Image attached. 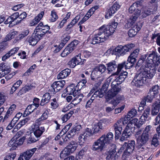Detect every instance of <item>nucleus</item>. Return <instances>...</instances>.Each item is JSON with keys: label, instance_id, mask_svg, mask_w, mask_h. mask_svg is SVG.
Returning a JSON list of instances; mask_svg holds the SVG:
<instances>
[{"label": "nucleus", "instance_id": "nucleus-1", "mask_svg": "<svg viewBox=\"0 0 160 160\" xmlns=\"http://www.w3.org/2000/svg\"><path fill=\"white\" fill-rule=\"evenodd\" d=\"M118 23L112 21L108 25H103L96 31L92 37L91 44H95L104 42L112 35L117 28Z\"/></svg>", "mask_w": 160, "mask_h": 160}, {"label": "nucleus", "instance_id": "nucleus-2", "mask_svg": "<svg viewBox=\"0 0 160 160\" xmlns=\"http://www.w3.org/2000/svg\"><path fill=\"white\" fill-rule=\"evenodd\" d=\"M149 108L147 107L144 110L142 115L139 120L136 118H134L131 120L127 124V126L123 131L121 136L120 140L123 141L129 138L134 131L136 127H140L148 119V115L150 112Z\"/></svg>", "mask_w": 160, "mask_h": 160}, {"label": "nucleus", "instance_id": "nucleus-3", "mask_svg": "<svg viewBox=\"0 0 160 160\" xmlns=\"http://www.w3.org/2000/svg\"><path fill=\"white\" fill-rule=\"evenodd\" d=\"M139 67H140L141 71L139 74L136 75L132 81L134 85L137 87H140L150 81L155 74V70L153 67L151 68L147 67L145 63H143L139 67L137 66L136 64V68Z\"/></svg>", "mask_w": 160, "mask_h": 160}, {"label": "nucleus", "instance_id": "nucleus-4", "mask_svg": "<svg viewBox=\"0 0 160 160\" xmlns=\"http://www.w3.org/2000/svg\"><path fill=\"white\" fill-rule=\"evenodd\" d=\"M27 13L23 12L19 14L18 12H16L11 15L4 21L5 24H9V27H12L20 23L27 17Z\"/></svg>", "mask_w": 160, "mask_h": 160}, {"label": "nucleus", "instance_id": "nucleus-5", "mask_svg": "<svg viewBox=\"0 0 160 160\" xmlns=\"http://www.w3.org/2000/svg\"><path fill=\"white\" fill-rule=\"evenodd\" d=\"M78 147L77 142L74 141H71L68 145L61 152L60 154V158H64L71 153L73 152Z\"/></svg>", "mask_w": 160, "mask_h": 160}, {"label": "nucleus", "instance_id": "nucleus-6", "mask_svg": "<svg viewBox=\"0 0 160 160\" xmlns=\"http://www.w3.org/2000/svg\"><path fill=\"white\" fill-rule=\"evenodd\" d=\"M134 46L135 45L132 43L128 44L124 46H118L114 49L115 54L118 56L123 55Z\"/></svg>", "mask_w": 160, "mask_h": 160}, {"label": "nucleus", "instance_id": "nucleus-7", "mask_svg": "<svg viewBox=\"0 0 160 160\" xmlns=\"http://www.w3.org/2000/svg\"><path fill=\"white\" fill-rule=\"evenodd\" d=\"M140 6L139 2L134 3L129 8V12L131 13H133L131 17L134 20H136L141 13V11L139 8Z\"/></svg>", "mask_w": 160, "mask_h": 160}, {"label": "nucleus", "instance_id": "nucleus-8", "mask_svg": "<svg viewBox=\"0 0 160 160\" xmlns=\"http://www.w3.org/2000/svg\"><path fill=\"white\" fill-rule=\"evenodd\" d=\"M50 29L49 26L48 25H44L43 22H41L36 27L34 32H37L38 34L41 33L42 34V37L45 33L47 34L51 33V31H49Z\"/></svg>", "mask_w": 160, "mask_h": 160}, {"label": "nucleus", "instance_id": "nucleus-9", "mask_svg": "<svg viewBox=\"0 0 160 160\" xmlns=\"http://www.w3.org/2000/svg\"><path fill=\"white\" fill-rule=\"evenodd\" d=\"M16 108V106L15 104H13L10 107L3 119L4 122H11L13 117L15 115Z\"/></svg>", "mask_w": 160, "mask_h": 160}, {"label": "nucleus", "instance_id": "nucleus-10", "mask_svg": "<svg viewBox=\"0 0 160 160\" xmlns=\"http://www.w3.org/2000/svg\"><path fill=\"white\" fill-rule=\"evenodd\" d=\"M80 90L79 88L77 85L75 86L73 84H71L68 87L64 90V92L62 94V97H65L67 94H66V92L67 94L72 95L74 96L78 94V91Z\"/></svg>", "mask_w": 160, "mask_h": 160}, {"label": "nucleus", "instance_id": "nucleus-11", "mask_svg": "<svg viewBox=\"0 0 160 160\" xmlns=\"http://www.w3.org/2000/svg\"><path fill=\"white\" fill-rule=\"evenodd\" d=\"M31 128L36 138H38V139L45 131V129L44 127L39 125L36 124H33L31 126Z\"/></svg>", "mask_w": 160, "mask_h": 160}, {"label": "nucleus", "instance_id": "nucleus-12", "mask_svg": "<svg viewBox=\"0 0 160 160\" xmlns=\"http://www.w3.org/2000/svg\"><path fill=\"white\" fill-rule=\"evenodd\" d=\"M25 138L26 137L25 136H23L19 139H16L15 137H13L8 142V145L10 147H12L11 149H16L18 146L22 144Z\"/></svg>", "mask_w": 160, "mask_h": 160}, {"label": "nucleus", "instance_id": "nucleus-13", "mask_svg": "<svg viewBox=\"0 0 160 160\" xmlns=\"http://www.w3.org/2000/svg\"><path fill=\"white\" fill-rule=\"evenodd\" d=\"M105 146L100 137L93 142L91 147V149L93 151L101 152L102 150Z\"/></svg>", "mask_w": 160, "mask_h": 160}, {"label": "nucleus", "instance_id": "nucleus-14", "mask_svg": "<svg viewBox=\"0 0 160 160\" xmlns=\"http://www.w3.org/2000/svg\"><path fill=\"white\" fill-rule=\"evenodd\" d=\"M111 88L107 92L106 98L109 100L116 96L120 90V88L118 87V85H114L112 82Z\"/></svg>", "mask_w": 160, "mask_h": 160}, {"label": "nucleus", "instance_id": "nucleus-15", "mask_svg": "<svg viewBox=\"0 0 160 160\" xmlns=\"http://www.w3.org/2000/svg\"><path fill=\"white\" fill-rule=\"evenodd\" d=\"M141 132L140 131L138 132L135 135L137 144L140 145H145L148 141L149 137L143 133L139 136H138L140 133Z\"/></svg>", "mask_w": 160, "mask_h": 160}, {"label": "nucleus", "instance_id": "nucleus-16", "mask_svg": "<svg viewBox=\"0 0 160 160\" xmlns=\"http://www.w3.org/2000/svg\"><path fill=\"white\" fill-rule=\"evenodd\" d=\"M113 148H111L109 152V154L106 158V160H116L118 159L120 154L119 151L116 152V148L114 144H112Z\"/></svg>", "mask_w": 160, "mask_h": 160}, {"label": "nucleus", "instance_id": "nucleus-17", "mask_svg": "<svg viewBox=\"0 0 160 160\" xmlns=\"http://www.w3.org/2000/svg\"><path fill=\"white\" fill-rule=\"evenodd\" d=\"M120 5L119 3L117 2H115L108 9L105 16V18L107 19L109 18L120 8Z\"/></svg>", "mask_w": 160, "mask_h": 160}, {"label": "nucleus", "instance_id": "nucleus-18", "mask_svg": "<svg viewBox=\"0 0 160 160\" xmlns=\"http://www.w3.org/2000/svg\"><path fill=\"white\" fill-rule=\"evenodd\" d=\"M100 138L105 145L106 144H112L114 142L113 134L111 132L103 135Z\"/></svg>", "mask_w": 160, "mask_h": 160}, {"label": "nucleus", "instance_id": "nucleus-19", "mask_svg": "<svg viewBox=\"0 0 160 160\" xmlns=\"http://www.w3.org/2000/svg\"><path fill=\"white\" fill-rule=\"evenodd\" d=\"M121 120H118L114 124V130L115 132V140L118 139L120 137V135L121 134V131L122 130V122H121Z\"/></svg>", "mask_w": 160, "mask_h": 160}, {"label": "nucleus", "instance_id": "nucleus-20", "mask_svg": "<svg viewBox=\"0 0 160 160\" xmlns=\"http://www.w3.org/2000/svg\"><path fill=\"white\" fill-rule=\"evenodd\" d=\"M128 72L126 71L121 72L120 75L112 82L114 85H118L121 84L127 77Z\"/></svg>", "mask_w": 160, "mask_h": 160}, {"label": "nucleus", "instance_id": "nucleus-21", "mask_svg": "<svg viewBox=\"0 0 160 160\" xmlns=\"http://www.w3.org/2000/svg\"><path fill=\"white\" fill-rule=\"evenodd\" d=\"M42 37V34L35 32V33L33 34L32 36L28 38V41L30 44L32 45H35Z\"/></svg>", "mask_w": 160, "mask_h": 160}, {"label": "nucleus", "instance_id": "nucleus-22", "mask_svg": "<svg viewBox=\"0 0 160 160\" xmlns=\"http://www.w3.org/2000/svg\"><path fill=\"white\" fill-rule=\"evenodd\" d=\"M65 84V82L64 80L56 81L52 85L51 87L53 91L56 92L60 90L63 87Z\"/></svg>", "mask_w": 160, "mask_h": 160}, {"label": "nucleus", "instance_id": "nucleus-23", "mask_svg": "<svg viewBox=\"0 0 160 160\" xmlns=\"http://www.w3.org/2000/svg\"><path fill=\"white\" fill-rule=\"evenodd\" d=\"M103 97V93L102 92H100L99 91H95L93 95L92 96L90 99L89 100L86 105V108H88L90 107L92 103L95 99V98L98 97L99 98H102Z\"/></svg>", "mask_w": 160, "mask_h": 160}, {"label": "nucleus", "instance_id": "nucleus-24", "mask_svg": "<svg viewBox=\"0 0 160 160\" xmlns=\"http://www.w3.org/2000/svg\"><path fill=\"white\" fill-rule=\"evenodd\" d=\"M142 26L138 25H134L131 29H130L128 32V35L129 37H134L141 29Z\"/></svg>", "mask_w": 160, "mask_h": 160}, {"label": "nucleus", "instance_id": "nucleus-25", "mask_svg": "<svg viewBox=\"0 0 160 160\" xmlns=\"http://www.w3.org/2000/svg\"><path fill=\"white\" fill-rule=\"evenodd\" d=\"M37 149L36 148H33L27 150L21 154L26 160H29Z\"/></svg>", "mask_w": 160, "mask_h": 160}, {"label": "nucleus", "instance_id": "nucleus-26", "mask_svg": "<svg viewBox=\"0 0 160 160\" xmlns=\"http://www.w3.org/2000/svg\"><path fill=\"white\" fill-rule=\"evenodd\" d=\"M50 111V109L48 108H45L44 109L43 111L41 117L36 120L37 122L41 123L42 121L47 119L48 118Z\"/></svg>", "mask_w": 160, "mask_h": 160}, {"label": "nucleus", "instance_id": "nucleus-27", "mask_svg": "<svg viewBox=\"0 0 160 160\" xmlns=\"http://www.w3.org/2000/svg\"><path fill=\"white\" fill-rule=\"evenodd\" d=\"M106 65L107 67V70L109 73L114 72L117 68L116 62L115 61H112L107 63Z\"/></svg>", "mask_w": 160, "mask_h": 160}, {"label": "nucleus", "instance_id": "nucleus-28", "mask_svg": "<svg viewBox=\"0 0 160 160\" xmlns=\"http://www.w3.org/2000/svg\"><path fill=\"white\" fill-rule=\"evenodd\" d=\"M102 74L95 68H94L91 74V77L92 80L97 82L98 78L101 77Z\"/></svg>", "mask_w": 160, "mask_h": 160}, {"label": "nucleus", "instance_id": "nucleus-29", "mask_svg": "<svg viewBox=\"0 0 160 160\" xmlns=\"http://www.w3.org/2000/svg\"><path fill=\"white\" fill-rule=\"evenodd\" d=\"M71 70L70 69L67 68L62 70L58 75L57 77L59 79H62L67 77L70 73Z\"/></svg>", "mask_w": 160, "mask_h": 160}, {"label": "nucleus", "instance_id": "nucleus-30", "mask_svg": "<svg viewBox=\"0 0 160 160\" xmlns=\"http://www.w3.org/2000/svg\"><path fill=\"white\" fill-rule=\"evenodd\" d=\"M156 11H154L152 8L150 7L149 8H146L144 10L140 15L142 18H145L148 16L152 14L155 13Z\"/></svg>", "mask_w": 160, "mask_h": 160}, {"label": "nucleus", "instance_id": "nucleus-31", "mask_svg": "<svg viewBox=\"0 0 160 160\" xmlns=\"http://www.w3.org/2000/svg\"><path fill=\"white\" fill-rule=\"evenodd\" d=\"M159 102L156 101L153 104L152 106V108L151 111V114L152 116H155L158 113L160 106L159 104Z\"/></svg>", "mask_w": 160, "mask_h": 160}, {"label": "nucleus", "instance_id": "nucleus-32", "mask_svg": "<svg viewBox=\"0 0 160 160\" xmlns=\"http://www.w3.org/2000/svg\"><path fill=\"white\" fill-rule=\"evenodd\" d=\"M37 105L38 104H36V106H35L34 104H31L28 105L24 112V115L27 116L30 114L37 108Z\"/></svg>", "mask_w": 160, "mask_h": 160}, {"label": "nucleus", "instance_id": "nucleus-33", "mask_svg": "<svg viewBox=\"0 0 160 160\" xmlns=\"http://www.w3.org/2000/svg\"><path fill=\"white\" fill-rule=\"evenodd\" d=\"M50 98V94L49 93H46L43 96L42 99L41 101L40 105L42 106H44L49 102Z\"/></svg>", "mask_w": 160, "mask_h": 160}, {"label": "nucleus", "instance_id": "nucleus-34", "mask_svg": "<svg viewBox=\"0 0 160 160\" xmlns=\"http://www.w3.org/2000/svg\"><path fill=\"white\" fill-rule=\"evenodd\" d=\"M82 128L80 125H77L73 127L72 129L68 132V136L69 137L73 136L76 132H78Z\"/></svg>", "mask_w": 160, "mask_h": 160}, {"label": "nucleus", "instance_id": "nucleus-35", "mask_svg": "<svg viewBox=\"0 0 160 160\" xmlns=\"http://www.w3.org/2000/svg\"><path fill=\"white\" fill-rule=\"evenodd\" d=\"M73 96V98L72 101V103L74 105L77 104L80 102L83 97L82 93H79Z\"/></svg>", "mask_w": 160, "mask_h": 160}, {"label": "nucleus", "instance_id": "nucleus-36", "mask_svg": "<svg viewBox=\"0 0 160 160\" xmlns=\"http://www.w3.org/2000/svg\"><path fill=\"white\" fill-rule=\"evenodd\" d=\"M136 61L135 59H131L129 57L126 62H125V69H129L132 68L134 64Z\"/></svg>", "mask_w": 160, "mask_h": 160}, {"label": "nucleus", "instance_id": "nucleus-37", "mask_svg": "<svg viewBox=\"0 0 160 160\" xmlns=\"http://www.w3.org/2000/svg\"><path fill=\"white\" fill-rule=\"evenodd\" d=\"M80 17L81 16L80 15H78L76 16L70 23L67 26L66 29L68 30L72 28L78 22L79 20L80 19Z\"/></svg>", "mask_w": 160, "mask_h": 160}, {"label": "nucleus", "instance_id": "nucleus-38", "mask_svg": "<svg viewBox=\"0 0 160 160\" xmlns=\"http://www.w3.org/2000/svg\"><path fill=\"white\" fill-rule=\"evenodd\" d=\"M99 7L98 5L94 6L89 9L84 16L88 19L93 14L95 10L98 9Z\"/></svg>", "mask_w": 160, "mask_h": 160}, {"label": "nucleus", "instance_id": "nucleus-39", "mask_svg": "<svg viewBox=\"0 0 160 160\" xmlns=\"http://www.w3.org/2000/svg\"><path fill=\"white\" fill-rule=\"evenodd\" d=\"M159 87L158 85H156L152 86L149 90L148 92L151 95L155 97L159 92Z\"/></svg>", "mask_w": 160, "mask_h": 160}, {"label": "nucleus", "instance_id": "nucleus-40", "mask_svg": "<svg viewBox=\"0 0 160 160\" xmlns=\"http://www.w3.org/2000/svg\"><path fill=\"white\" fill-rule=\"evenodd\" d=\"M78 42L79 41L78 40H73L67 46V49H68L69 50L72 52L75 48Z\"/></svg>", "mask_w": 160, "mask_h": 160}, {"label": "nucleus", "instance_id": "nucleus-41", "mask_svg": "<svg viewBox=\"0 0 160 160\" xmlns=\"http://www.w3.org/2000/svg\"><path fill=\"white\" fill-rule=\"evenodd\" d=\"M153 131L152 126L148 125L146 127L142 133L149 137L153 132Z\"/></svg>", "mask_w": 160, "mask_h": 160}, {"label": "nucleus", "instance_id": "nucleus-42", "mask_svg": "<svg viewBox=\"0 0 160 160\" xmlns=\"http://www.w3.org/2000/svg\"><path fill=\"white\" fill-rule=\"evenodd\" d=\"M123 99L124 98L123 96L118 95L116 99L112 100L111 103L112 105H114V106H117Z\"/></svg>", "mask_w": 160, "mask_h": 160}, {"label": "nucleus", "instance_id": "nucleus-43", "mask_svg": "<svg viewBox=\"0 0 160 160\" xmlns=\"http://www.w3.org/2000/svg\"><path fill=\"white\" fill-rule=\"evenodd\" d=\"M58 18V16L57 14V13L55 10H53L52 11L50 16L49 19V21L51 22H55Z\"/></svg>", "mask_w": 160, "mask_h": 160}, {"label": "nucleus", "instance_id": "nucleus-44", "mask_svg": "<svg viewBox=\"0 0 160 160\" xmlns=\"http://www.w3.org/2000/svg\"><path fill=\"white\" fill-rule=\"evenodd\" d=\"M159 135L157 134H155L151 141V144L152 146H153L154 147H157L159 145V141L158 139L159 138Z\"/></svg>", "mask_w": 160, "mask_h": 160}, {"label": "nucleus", "instance_id": "nucleus-45", "mask_svg": "<svg viewBox=\"0 0 160 160\" xmlns=\"http://www.w3.org/2000/svg\"><path fill=\"white\" fill-rule=\"evenodd\" d=\"M28 121V119L27 118H25V119L21 120L19 122L17 125V128L16 129L14 128L13 130L12 131L13 133H14L15 132H16L17 130V129L20 128L21 127L24 125Z\"/></svg>", "mask_w": 160, "mask_h": 160}, {"label": "nucleus", "instance_id": "nucleus-46", "mask_svg": "<svg viewBox=\"0 0 160 160\" xmlns=\"http://www.w3.org/2000/svg\"><path fill=\"white\" fill-rule=\"evenodd\" d=\"M58 100L54 98L50 100V108L52 109H56L58 106L59 104L58 102Z\"/></svg>", "mask_w": 160, "mask_h": 160}, {"label": "nucleus", "instance_id": "nucleus-47", "mask_svg": "<svg viewBox=\"0 0 160 160\" xmlns=\"http://www.w3.org/2000/svg\"><path fill=\"white\" fill-rule=\"evenodd\" d=\"M136 20H134V19L130 17L129 19L127 21V22L125 25L124 28L126 29H128L132 26Z\"/></svg>", "mask_w": 160, "mask_h": 160}, {"label": "nucleus", "instance_id": "nucleus-48", "mask_svg": "<svg viewBox=\"0 0 160 160\" xmlns=\"http://www.w3.org/2000/svg\"><path fill=\"white\" fill-rule=\"evenodd\" d=\"M74 112L73 111H70L68 113L65 114L62 118L63 122H66L72 116Z\"/></svg>", "mask_w": 160, "mask_h": 160}, {"label": "nucleus", "instance_id": "nucleus-49", "mask_svg": "<svg viewBox=\"0 0 160 160\" xmlns=\"http://www.w3.org/2000/svg\"><path fill=\"white\" fill-rule=\"evenodd\" d=\"M140 50L138 49H137L135 50L129 55L128 57L129 58L131 59H135V61H136V58L138 55Z\"/></svg>", "mask_w": 160, "mask_h": 160}, {"label": "nucleus", "instance_id": "nucleus-50", "mask_svg": "<svg viewBox=\"0 0 160 160\" xmlns=\"http://www.w3.org/2000/svg\"><path fill=\"white\" fill-rule=\"evenodd\" d=\"M87 151V148H84L78 153V157L80 159H83L85 157V155Z\"/></svg>", "mask_w": 160, "mask_h": 160}, {"label": "nucleus", "instance_id": "nucleus-51", "mask_svg": "<svg viewBox=\"0 0 160 160\" xmlns=\"http://www.w3.org/2000/svg\"><path fill=\"white\" fill-rule=\"evenodd\" d=\"M124 68H125V62H123L119 64L118 65H117V71L114 74L115 75H118L121 72L122 70Z\"/></svg>", "mask_w": 160, "mask_h": 160}, {"label": "nucleus", "instance_id": "nucleus-52", "mask_svg": "<svg viewBox=\"0 0 160 160\" xmlns=\"http://www.w3.org/2000/svg\"><path fill=\"white\" fill-rule=\"evenodd\" d=\"M36 67V64H33L23 74L24 76H28L30 75Z\"/></svg>", "mask_w": 160, "mask_h": 160}, {"label": "nucleus", "instance_id": "nucleus-53", "mask_svg": "<svg viewBox=\"0 0 160 160\" xmlns=\"http://www.w3.org/2000/svg\"><path fill=\"white\" fill-rule=\"evenodd\" d=\"M135 142L133 140H132L130 141L128 144L126 149L128 150H130V151L132 152L134 150L135 145Z\"/></svg>", "mask_w": 160, "mask_h": 160}, {"label": "nucleus", "instance_id": "nucleus-54", "mask_svg": "<svg viewBox=\"0 0 160 160\" xmlns=\"http://www.w3.org/2000/svg\"><path fill=\"white\" fill-rule=\"evenodd\" d=\"M108 86L109 85L108 83H105L103 85L101 89L95 91H99L100 92H102L103 96L104 93H106L107 91Z\"/></svg>", "mask_w": 160, "mask_h": 160}, {"label": "nucleus", "instance_id": "nucleus-55", "mask_svg": "<svg viewBox=\"0 0 160 160\" xmlns=\"http://www.w3.org/2000/svg\"><path fill=\"white\" fill-rule=\"evenodd\" d=\"M78 142L80 145H82L87 138L83 134H81L78 137Z\"/></svg>", "mask_w": 160, "mask_h": 160}, {"label": "nucleus", "instance_id": "nucleus-56", "mask_svg": "<svg viewBox=\"0 0 160 160\" xmlns=\"http://www.w3.org/2000/svg\"><path fill=\"white\" fill-rule=\"evenodd\" d=\"M62 46H61V45L60 43L58 46L57 45H54L52 48V50L54 53H57L63 47Z\"/></svg>", "mask_w": 160, "mask_h": 160}, {"label": "nucleus", "instance_id": "nucleus-57", "mask_svg": "<svg viewBox=\"0 0 160 160\" xmlns=\"http://www.w3.org/2000/svg\"><path fill=\"white\" fill-rule=\"evenodd\" d=\"M70 37L68 35H64L63 36V39L60 43L61 46L64 47L67 42L70 39Z\"/></svg>", "mask_w": 160, "mask_h": 160}, {"label": "nucleus", "instance_id": "nucleus-58", "mask_svg": "<svg viewBox=\"0 0 160 160\" xmlns=\"http://www.w3.org/2000/svg\"><path fill=\"white\" fill-rule=\"evenodd\" d=\"M132 152V151L130 150L126 149L122 155V158L124 159H126L127 158L130 156Z\"/></svg>", "mask_w": 160, "mask_h": 160}, {"label": "nucleus", "instance_id": "nucleus-59", "mask_svg": "<svg viewBox=\"0 0 160 160\" xmlns=\"http://www.w3.org/2000/svg\"><path fill=\"white\" fill-rule=\"evenodd\" d=\"M137 113L136 110L135 109H132L127 114V116L131 119L135 116Z\"/></svg>", "mask_w": 160, "mask_h": 160}, {"label": "nucleus", "instance_id": "nucleus-60", "mask_svg": "<svg viewBox=\"0 0 160 160\" xmlns=\"http://www.w3.org/2000/svg\"><path fill=\"white\" fill-rule=\"evenodd\" d=\"M93 134V132L91 129L87 128L86 129V131L83 133V134L86 137L88 138L92 136Z\"/></svg>", "mask_w": 160, "mask_h": 160}, {"label": "nucleus", "instance_id": "nucleus-61", "mask_svg": "<svg viewBox=\"0 0 160 160\" xmlns=\"http://www.w3.org/2000/svg\"><path fill=\"white\" fill-rule=\"evenodd\" d=\"M97 69L102 74L104 72L106 69V68L104 65H99L98 66L95 68Z\"/></svg>", "mask_w": 160, "mask_h": 160}, {"label": "nucleus", "instance_id": "nucleus-62", "mask_svg": "<svg viewBox=\"0 0 160 160\" xmlns=\"http://www.w3.org/2000/svg\"><path fill=\"white\" fill-rule=\"evenodd\" d=\"M155 96L149 93H148L147 96L145 98L144 100L148 102H152L153 99L155 98Z\"/></svg>", "mask_w": 160, "mask_h": 160}, {"label": "nucleus", "instance_id": "nucleus-63", "mask_svg": "<svg viewBox=\"0 0 160 160\" xmlns=\"http://www.w3.org/2000/svg\"><path fill=\"white\" fill-rule=\"evenodd\" d=\"M44 14V12H41L34 18V21L37 22V23H38L43 17Z\"/></svg>", "mask_w": 160, "mask_h": 160}, {"label": "nucleus", "instance_id": "nucleus-64", "mask_svg": "<svg viewBox=\"0 0 160 160\" xmlns=\"http://www.w3.org/2000/svg\"><path fill=\"white\" fill-rule=\"evenodd\" d=\"M16 156V154L15 153L10 154L6 156L4 160H13Z\"/></svg>", "mask_w": 160, "mask_h": 160}]
</instances>
